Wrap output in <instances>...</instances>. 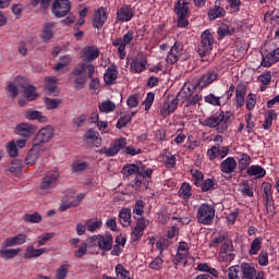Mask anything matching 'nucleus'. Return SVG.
<instances>
[{"instance_id": "nucleus-54", "label": "nucleus", "mask_w": 279, "mask_h": 279, "mask_svg": "<svg viewBox=\"0 0 279 279\" xmlns=\"http://www.w3.org/2000/svg\"><path fill=\"white\" fill-rule=\"evenodd\" d=\"M116 275L120 276L121 279H130V270L125 269L123 264H118L116 266Z\"/></svg>"}, {"instance_id": "nucleus-30", "label": "nucleus", "mask_w": 279, "mask_h": 279, "mask_svg": "<svg viewBox=\"0 0 279 279\" xmlns=\"http://www.w3.org/2000/svg\"><path fill=\"white\" fill-rule=\"evenodd\" d=\"M246 173L251 178L253 177V178H256V179L265 178V175H267V171L265 170V168H263L259 165L250 166L246 170Z\"/></svg>"}, {"instance_id": "nucleus-34", "label": "nucleus", "mask_w": 279, "mask_h": 279, "mask_svg": "<svg viewBox=\"0 0 279 279\" xmlns=\"http://www.w3.org/2000/svg\"><path fill=\"white\" fill-rule=\"evenodd\" d=\"M191 184L184 182L179 190V197H182L183 202H189L193 193L191 192Z\"/></svg>"}, {"instance_id": "nucleus-58", "label": "nucleus", "mask_w": 279, "mask_h": 279, "mask_svg": "<svg viewBox=\"0 0 279 279\" xmlns=\"http://www.w3.org/2000/svg\"><path fill=\"white\" fill-rule=\"evenodd\" d=\"M201 101H202V94H194V95L192 94L187 98L185 107L191 108V106H197V104Z\"/></svg>"}, {"instance_id": "nucleus-51", "label": "nucleus", "mask_w": 279, "mask_h": 279, "mask_svg": "<svg viewBox=\"0 0 279 279\" xmlns=\"http://www.w3.org/2000/svg\"><path fill=\"white\" fill-rule=\"evenodd\" d=\"M86 228L89 232H95V230L101 228V220H97V218L88 219L86 221Z\"/></svg>"}, {"instance_id": "nucleus-53", "label": "nucleus", "mask_w": 279, "mask_h": 279, "mask_svg": "<svg viewBox=\"0 0 279 279\" xmlns=\"http://www.w3.org/2000/svg\"><path fill=\"white\" fill-rule=\"evenodd\" d=\"M44 100H45L47 110H56V108H58V106L62 104V100L56 99V98L46 97Z\"/></svg>"}, {"instance_id": "nucleus-20", "label": "nucleus", "mask_w": 279, "mask_h": 279, "mask_svg": "<svg viewBox=\"0 0 279 279\" xmlns=\"http://www.w3.org/2000/svg\"><path fill=\"white\" fill-rule=\"evenodd\" d=\"M134 19V9L131 5H122L117 12V20L121 23H129Z\"/></svg>"}, {"instance_id": "nucleus-55", "label": "nucleus", "mask_w": 279, "mask_h": 279, "mask_svg": "<svg viewBox=\"0 0 279 279\" xmlns=\"http://www.w3.org/2000/svg\"><path fill=\"white\" fill-rule=\"evenodd\" d=\"M254 108H256V94L250 93L246 96V110H248V112H252Z\"/></svg>"}, {"instance_id": "nucleus-10", "label": "nucleus", "mask_w": 279, "mask_h": 279, "mask_svg": "<svg viewBox=\"0 0 279 279\" xmlns=\"http://www.w3.org/2000/svg\"><path fill=\"white\" fill-rule=\"evenodd\" d=\"M51 138H53V128L46 126L37 132L33 138V145L39 147V149H45L43 148V145H45V143H49Z\"/></svg>"}, {"instance_id": "nucleus-33", "label": "nucleus", "mask_w": 279, "mask_h": 279, "mask_svg": "<svg viewBox=\"0 0 279 279\" xmlns=\"http://www.w3.org/2000/svg\"><path fill=\"white\" fill-rule=\"evenodd\" d=\"M276 119H278V112H276L275 109L268 110L265 116L263 128L265 130H271V125H274V121H276Z\"/></svg>"}, {"instance_id": "nucleus-31", "label": "nucleus", "mask_w": 279, "mask_h": 279, "mask_svg": "<svg viewBox=\"0 0 279 279\" xmlns=\"http://www.w3.org/2000/svg\"><path fill=\"white\" fill-rule=\"evenodd\" d=\"M53 27H54L53 22H48L44 24V27L40 34V38L43 43H49V40L53 38Z\"/></svg>"}, {"instance_id": "nucleus-27", "label": "nucleus", "mask_w": 279, "mask_h": 279, "mask_svg": "<svg viewBox=\"0 0 279 279\" xmlns=\"http://www.w3.org/2000/svg\"><path fill=\"white\" fill-rule=\"evenodd\" d=\"M106 23V9L104 7L99 8L93 16V25L96 29H101Z\"/></svg>"}, {"instance_id": "nucleus-6", "label": "nucleus", "mask_w": 279, "mask_h": 279, "mask_svg": "<svg viewBox=\"0 0 279 279\" xmlns=\"http://www.w3.org/2000/svg\"><path fill=\"white\" fill-rule=\"evenodd\" d=\"M219 81V71L218 70H208L203 75L194 81L196 88L198 90H204V88H208L211 84Z\"/></svg>"}, {"instance_id": "nucleus-3", "label": "nucleus", "mask_w": 279, "mask_h": 279, "mask_svg": "<svg viewBox=\"0 0 279 279\" xmlns=\"http://www.w3.org/2000/svg\"><path fill=\"white\" fill-rule=\"evenodd\" d=\"M122 173L126 178H130V175H135V186H143V181L154 175V169L147 168V166L138 161L136 163L124 165L122 168Z\"/></svg>"}, {"instance_id": "nucleus-13", "label": "nucleus", "mask_w": 279, "mask_h": 279, "mask_svg": "<svg viewBox=\"0 0 279 279\" xmlns=\"http://www.w3.org/2000/svg\"><path fill=\"white\" fill-rule=\"evenodd\" d=\"M83 62L89 64V62H93V60H97L99 58V48L95 46H87L82 50L81 56Z\"/></svg>"}, {"instance_id": "nucleus-4", "label": "nucleus", "mask_w": 279, "mask_h": 279, "mask_svg": "<svg viewBox=\"0 0 279 279\" xmlns=\"http://www.w3.org/2000/svg\"><path fill=\"white\" fill-rule=\"evenodd\" d=\"M196 219L202 226H213V221H215V206L208 203L201 204L196 211Z\"/></svg>"}, {"instance_id": "nucleus-45", "label": "nucleus", "mask_w": 279, "mask_h": 279, "mask_svg": "<svg viewBox=\"0 0 279 279\" xmlns=\"http://www.w3.org/2000/svg\"><path fill=\"white\" fill-rule=\"evenodd\" d=\"M71 64V57L63 56L59 58V62L54 66V71L64 73V69Z\"/></svg>"}, {"instance_id": "nucleus-39", "label": "nucleus", "mask_w": 279, "mask_h": 279, "mask_svg": "<svg viewBox=\"0 0 279 279\" xmlns=\"http://www.w3.org/2000/svg\"><path fill=\"white\" fill-rule=\"evenodd\" d=\"M262 56V66H265V69H269V66H274L278 62L272 51Z\"/></svg>"}, {"instance_id": "nucleus-5", "label": "nucleus", "mask_w": 279, "mask_h": 279, "mask_svg": "<svg viewBox=\"0 0 279 279\" xmlns=\"http://www.w3.org/2000/svg\"><path fill=\"white\" fill-rule=\"evenodd\" d=\"M213 45H215V36L209 29H206L201 35V44L198 45L197 53L201 58L208 56L213 51Z\"/></svg>"}, {"instance_id": "nucleus-41", "label": "nucleus", "mask_w": 279, "mask_h": 279, "mask_svg": "<svg viewBox=\"0 0 279 279\" xmlns=\"http://www.w3.org/2000/svg\"><path fill=\"white\" fill-rule=\"evenodd\" d=\"M240 193L244 195V197H254V191H252V187H250V181L243 180L239 184Z\"/></svg>"}, {"instance_id": "nucleus-50", "label": "nucleus", "mask_w": 279, "mask_h": 279, "mask_svg": "<svg viewBox=\"0 0 279 279\" xmlns=\"http://www.w3.org/2000/svg\"><path fill=\"white\" fill-rule=\"evenodd\" d=\"M192 173V178L194 181L195 186H202L203 182H204V172H202L201 170H191Z\"/></svg>"}, {"instance_id": "nucleus-35", "label": "nucleus", "mask_w": 279, "mask_h": 279, "mask_svg": "<svg viewBox=\"0 0 279 279\" xmlns=\"http://www.w3.org/2000/svg\"><path fill=\"white\" fill-rule=\"evenodd\" d=\"M25 119L28 121H39V123H47V117L43 116L40 111H26Z\"/></svg>"}, {"instance_id": "nucleus-48", "label": "nucleus", "mask_w": 279, "mask_h": 279, "mask_svg": "<svg viewBox=\"0 0 279 279\" xmlns=\"http://www.w3.org/2000/svg\"><path fill=\"white\" fill-rule=\"evenodd\" d=\"M78 205H80V199L70 198L61 203L59 210L60 213H64V210H69V208H73Z\"/></svg>"}, {"instance_id": "nucleus-32", "label": "nucleus", "mask_w": 279, "mask_h": 279, "mask_svg": "<svg viewBox=\"0 0 279 279\" xmlns=\"http://www.w3.org/2000/svg\"><path fill=\"white\" fill-rule=\"evenodd\" d=\"M21 88L24 90V96L28 101H34V99L38 98V94H36V87L29 84H22Z\"/></svg>"}, {"instance_id": "nucleus-7", "label": "nucleus", "mask_w": 279, "mask_h": 279, "mask_svg": "<svg viewBox=\"0 0 279 279\" xmlns=\"http://www.w3.org/2000/svg\"><path fill=\"white\" fill-rule=\"evenodd\" d=\"M236 258V250L232 240H226L218 252L219 263H232Z\"/></svg>"}, {"instance_id": "nucleus-47", "label": "nucleus", "mask_w": 279, "mask_h": 279, "mask_svg": "<svg viewBox=\"0 0 279 279\" xmlns=\"http://www.w3.org/2000/svg\"><path fill=\"white\" fill-rule=\"evenodd\" d=\"M23 219L25 223H40V221H43V216L38 213L25 214Z\"/></svg>"}, {"instance_id": "nucleus-8", "label": "nucleus", "mask_w": 279, "mask_h": 279, "mask_svg": "<svg viewBox=\"0 0 279 279\" xmlns=\"http://www.w3.org/2000/svg\"><path fill=\"white\" fill-rule=\"evenodd\" d=\"M69 83L74 84L77 90L86 86V74H84V63H80L69 75Z\"/></svg>"}, {"instance_id": "nucleus-14", "label": "nucleus", "mask_w": 279, "mask_h": 279, "mask_svg": "<svg viewBox=\"0 0 279 279\" xmlns=\"http://www.w3.org/2000/svg\"><path fill=\"white\" fill-rule=\"evenodd\" d=\"M59 178H60V173L58 171L47 172L45 178L41 181V191H49V189H53Z\"/></svg>"}, {"instance_id": "nucleus-57", "label": "nucleus", "mask_w": 279, "mask_h": 279, "mask_svg": "<svg viewBox=\"0 0 279 279\" xmlns=\"http://www.w3.org/2000/svg\"><path fill=\"white\" fill-rule=\"evenodd\" d=\"M162 263H165V260H162V255H159L148 265V267L155 271H160V269H162Z\"/></svg>"}, {"instance_id": "nucleus-12", "label": "nucleus", "mask_w": 279, "mask_h": 279, "mask_svg": "<svg viewBox=\"0 0 279 279\" xmlns=\"http://www.w3.org/2000/svg\"><path fill=\"white\" fill-rule=\"evenodd\" d=\"M182 51H184V45L180 41H175L166 57V62L168 64H175L182 57Z\"/></svg>"}, {"instance_id": "nucleus-28", "label": "nucleus", "mask_w": 279, "mask_h": 279, "mask_svg": "<svg viewBox=\"0 0 279 279\" xmlns=\"http://www.w3.org/2000/svg\"><path fill=\"white\" fill-rule=\"evenodd\" d=\"M47 252V248H36L34 245L26 247L24 253L25 260H31V258H40L43 254Z\"/></svg>"}, {"instance_id": "nucleus-46", "label": "nucleus", "mask_w": 279, "mask_h": 279, "mask_svg": "<svg viewBox=\"0 0 279 279\" xmlns=\"http://www.w3.org/2000/svg\"><path fill=\"white\" fill-rule=\"evenodd\" d=\"M143 213H145V201L137 199L133 207L134 217H143Z\"/></svg>"}, {"instance_id": "nucleus-59", "label": "nucleus", "mask_w": 279, "mask_h": 279, "mask_svg": "<svg viewBox=\"0 0 279 279\" xmlns=\"http://www.w3.org/2000/svg\"><path fill=\"white\" fill-rule=\"evenodd\" d=\"M90 123H97V126L99 128L100 131L105 132L106 131V122L100 121L99 122V113L93 112L90 118H89Z\"/></svg>"}, {"instance_id": "nucleus-1", "label": "nucleus", "mask_w": 279, "mask_h": 279, "mask_svg": "<svg viewBox=\"0 0 279 279\" xmlns=\"http://www.w3.org/2000/svg\"><path fill=\"white\" fill-rule=\"evenodd\" d=\"M191 1L195 8H204L206 0H178L174 4V14L177 16V27L180 29H189V19L191 17Z\"/></svg>"}, {"instance_id": "nucleus-2", "label": "nucleus", "mask_w": 279, "mask_h": 279, "mask_svg": "<svg viewBox=\"0 0 279 279\" xmlns=\"http://www.w3.org/2000/svg\"><path fill=\"white\" fill-rule=\"evenodd\" d=\"M232 121H234L232 111H223L220 109L213 116L207 117L203 121V125L205 128H210V130H217L218 134H223V132H228V128Z\"/></svg>"}, {"instance_id": "nucleus-15", "label": "nucleus", "mask_w": 279, "mask_h": 279, "mask_svg": "<svg viewBox=\"0 0 279 279\" xmlns=\"http://www.w3.org/2000/svg\"><path fill=\"white\" fill-rule=\"evenodd\" d=\"M36 130L37 128L34 124L20 123L15 128V134H19V136H23L24 138H29L36 134Z\"/></svg>"}, {"instance_id": "nucleus-63", "label": "nucleus", "mask_w": 279, "mask_h": 279, "mask_svg": "<svg viewBox=\"0 0 279 279\" xmlns=\"http://www.w3.org/2000/svg\"><path fill=\"white\" fill-rule=\"evenodd\" d=\"M132 114H125V116H122L119 120H118V123H117V128L118 130H123V128H125L128 125V123H130L132 121Z\"/></svg>"}, {"instance_id": "nucleus-44", "label": "nucleus", "mask_w": 279, "mask_h": 279, "mask_svg": "<svg viewBox=\"0 0 279 279\" xmlns=\"http://www.w3.org/2000/svg\"><path fill=\"white\" fill-rule=\"evenodd\" d=\"M221 16H226V9L221 7H215L210 9L208 13V17L210 21H215L216 19H221Z\"/></svg>"}, {"instance_id": "nucleus-9", "label": "nucleus", "mask_w": 279, "mask_h": 279, "mask_svg": "<svg viewBox=\"0 0 279 279\" xmlns=\"http://www.w3.org/2000/svg\"><path fill=\"white\" fill-rule=\"evenodd\" d=\"M147 71V54L143 51L137 52V54L131 59L130 72L141 74Z\"/></svg>"}, {"instance_id": "nucleus-26", "label": "nucleus", "mask_w": 279, "mask_h": 279, "mask_svg": "<svg viewBox=\"0 0 279 279\" xmlns=\"http://www.w3.org/2000/svg\"><path fill=\"white\" fill-rule=\"evenodd\" d=\"M40 151H45V149L39 148L38 146L33 144V147L29 149V151L27 153L26 157H25V162L28 166H34L35 162H37L39 156H40Z\"/></svg>"}, {"instance_id": "nucleus-29", "label": "nucleus", "mask_w": 279, "mask_h": 279, "mask_svg": "<svg viewBox=\"0 0 279 279\" xmlns=\"http://www.w3.org/2000/svg\"><path fill=\"white\" fill-rule=\"evenodd\" d=\"M119 221L123 228H129V226H132V209L122 208L119 211Z\"/></svg>"}, {"instance_id": "nucleus-18", "label": "nucleus", "mask_w": 279, "mask_h": 279, "mask_svg": "<svg viewBox=\"0 0 279 279\" xmlns=\"http://www.w3.org/2000/svg\"><path fill=\"white\" fill-rule=\"evenodd\" d=\"M125 145H128V140L125 137H120L114 140L111 147H109L106 150V156H117L119 151H122L123 154V149H125Z\"/></svg>"}, {"instance_id": "nucleus-11", "label": "nucleus", "mask_w": 279, "mask_h": 279, "mask_svg": "<svg viewBox=\"0 0 279 279\" xmlns=\"http://www.w3.org/2000/svg\"><path fill=\"white\" fill-rule=\"evenodd\" d=\"M52 14L58 19H62L71 12V1L70 0H54L51 8Z\"/></svg>"}, {"instance_id": "nucleus-40", "label": "nucleus", "mask_w": 279, "mask_h": 279, "mask_svg": "<svg viewBox=\"0 0 279 279\" xmlns=\"http://www.w3.org/2000/svg\"><path fill=\"white\" fill-rule=\"evenodd\" d=\"M21 252V248L0 250V256L1 258H4V260H10V258H15V256H19Z\"/></svg>"}, {"instance_id": "nucleus-52", "label": "nucleus", "mask_w": 279, "mask_h": 279, "mask_svg": "<svg viewBox=\"0 0 279 279\" xmlns=\"http://www.w3.org/2000/svg\"><path fill=\"white\" fill-rule=\"evenodd\" d=\"M45 82L47 83V89L50 93V95H56L58 93V86L56 85V78L54 77H46Z\"/></svg>"}, {"instance_id": "nucleus-24", "label": "nucleus", "mask_w": 279, "mask_h": 279, "mask_svg": "<svg viewBox=\"0 0 279 279\" xmlns=\"http://www.w3.org/2000/svg\"><path fill=\"white\" fill-rule=\"evenodd\" d=\"M24 243H27V235L25 233H20L15 236L5 239L3 247H14L16 245H23Z\"/></svg>"}, {"instance_id": "nucleus-38", "label": "nucleus", "mask_w": 279, "mask_h": 279, "mask_svg": "<svg viewBox=\"0 0 279 279\" xmlns=\"http://www.w3.org/2000/svg\"><path fill=\"white\" fill-rule=\"evenodd\" d=\"M203 193H208V191H215L217 189V181L214 178L205 179L199 185Z\"/></svg>"}, {"instance_id": "nucleus-62", "label": "nucleus", "mask_w": 279, "mask_h": 279, "mask_svg": "<svg viewBox=\"0 0 279 279\" xmlns=\"http://www.w3.org/2000/svg\"><path fill=\"white\" fill-rule=\"evenodd\" d=\"M226 279H241V277H239V265L231 266L227 269Z\"/></svg>"}, {"instance_id": "nucleus-42", "label": "nucleus", "mask_w": 279, "mask_h": 279, "mask_svg": "<svg viewBox=\"0 0 279 279\" xmlns=\"http://www.w3.org/2000/svg\"><path fill=\"white\" fill-rule=\"evenodd\" d=\"M240 155V159L238 161L240 171H245V168L248 165H252V157L246 153H238Z\"/></svg>"}, {"instance_id": "nucleus-43", "label": "nucleus", "mask_w": 279, "mask_h": 279, "mask_svg": "<svg viewBox=\"0 0 279 279\" xmlns=\"http://www.w3.org/2000/svg\"><path fill=\"white\" fill-rule=\"evenodd\" d=\"M177 162L178 159L175 158V155H172L171 153L163 155V166L166 169H175Z\"/></svg>"}, {"instance_id": "nucleus-17", "label": "nucleus", "mask_w": 279, "mask_h": 279, "mask_svg": "<svg viewBox=\"0 0 279 279\" xmlns=\"http://www.w3.org/2000/svg\"><path fill=\"white\" fill-rule=\"evenodd\" d=\"M230 154V147L225 146V147H219V146H213L207 150V158L209 160H215L217 158H226Z\"/></svg>"}, {"instance_id": "nucleus-36", "label": "nucleus", "mask_w": 279, "mask_h": 279, "mask_svg": "<svg viewBox=\"0 0 279 279\" xmlns=\"http://www.w3.org/2000/svg\"><path fill=\"white\" fill-rule=\"evenodd\" d=\"M197 88L198 87L195 85V83H193L186 88V90L182 89L175 98L178 101H180V99H185V101H187L189 98L195 93V90H197Z\"/></svg>"}, {"instance_id": "nucleus-60", "label": "nucleus", "mask_w": 279, "mask_h": 279, "mask_svg": "<svg viewBox=\"0 0 279 279\" xmlns=\"http://www.w3.org/2000/svg\"><path fill=\"white\" fill-rule=\"evenodd\" d=\"M169 245H171V240L169 239H163L156 242V247L157 250H159L160 256H162V252H165V250H167Z\"/></svg>"}, {"instance_id": "nucleus-22", "label": "nucleus", "mask_w": 279, "mask_h": 279, "mask_svg": "<svg viewBox=\"0 0 279 279\" xmlns=\"http://www.w3.org/2000/svg\"><path fill=\"white\" fill-rule=\"evenodd\" d=\"M239 274H242L243 279H254L256 278V268L253 264L243 262L239 266Z\"/></svg>"}, {"instance_id": "nucleus-61", "label": "nucleus", "mask_w": 279, "mask_h": 279, "mask_svg": "<svg viewBox=\"0 0 279 279\" xmlns=\"http://www.w3.org/2000/svg\"><path fill=\"white\" fill-rule=\"evenodd\" d=\"M143 234H145V231L143 229H138L137 227H132L131 228V239L132 241H141L143 239Z\"/></svg>"}, {"instance_id": "nucleus-23", "label": "nucleus", "mask_w": 279, "mask_h": 279, "mask_svg": "<svg viewBox=\"0 0 279 279\" xmlns=\"http://www.w3.org/2000/svg\"><path fill=\"white\" fill-rule=\"evenodd\" d=\"M117 77H119V68L117 64L112 63L106 70V86H112L117 84Z\"/></svg>"}, {"instance_id": "nucleus-49", "label": "nucleus", "mask_w": 279, "mask_h": 279, "mask_svg": "<svg viewBox=\"0 0 279 279\" xmlns=\"http://www.w3.org/2000/svg\"><path fill=\"white\" fill-rule=\"evenodd\" d=\"M221 99H223V96H215V94H208L205 96V104H209L210 106H221Z\"/></svg>"}, {"instance_id": "nucleus-37", "label": "nucleus", "mask_w": 279, "mask_h": 279, "mask_svg": "<svg viewBox=\"0 0 279 279\" xmlns=\"http://www.w3.org/2000/svg\"><path fill=\"white\" fill-rule=\"evenodd\" d=\"M263 247V239L260 236L255 238L251 243V248L248 251L250 256H256Z\"/></svg>"}, {"instance_id": "nucleus-16", "label": "nucleus", "mask_w": 279, "mask_h": 279, "mask_svg": "<svg viewBox=\"0 0 279 279\" xmlns=\"http://www.w3.org/2000/svg\"><path fill=\"white\" fill-rule=\"evenodd\" d=\"M178 109V98L170 96L165 101L163 106L160 109L161 117H169L172 112H175Z\"/></svg>"}, {"instance_id": "nucleus-56", "label": "nucleus", "mask_w": 279, "mask_h": 279, "mask_svg": "<svg viewBox=\"0 0 279 279\" xmlns=\"http://www.w3.org/2000/svg\"><path fill=\"white\" fill-rule=\"evenodd\" d=\"M133 217L134 219H136L135 228L145 232V230H147V227L149 226V220L145 219V217Z\"/></svg>"}, {"instance_id": "nucleus-25", "label": "nucleus", "mask_w": 279, "mask_h": 279, "mask_svg": "<svg viewBox=\"0 0 279 279\" xmlns=\"http://www.w3.org/2000/svg\"><path fill=\"white\" fill-rule=\"evenodd\" d=\"M85 243L88 247H99V250H102V254L106 252V238L101 235H93Z\"/></svg>"}, {"instance_id": "nucleus-21", "label": "nucleus", "mask_w": 279, "mask_h": 279, "mask_svg": "<svg viewBox=\"0 0 279 279\" xmlns=\"http://www.w3.org/2000/svg\"><path fill=\"white\" fill-rule=\"evenodd\" d=\"M221 173H226V175H230L236 171V159L234 157H227L220 163Z\"/></svg>"}, {"instance_id": "nucleus-64", "label": "nucleus", "mask_w": 279, "mask_h": 279, "mask_svg": "<svg viewBox=\"0 0 279 279\" xmlns=\"http://www.w3.org/2000/svg\"><path fill=\"white\" fill-rule=\"evenodd\" d=\"M258 82H260V84H265V86H269V84H271V72H263L258 77H257Z\"/></svg>"}, {"instance_id": "nucleus-19", "label": "nucleus", "mask_w": 279, "mask_h": 279, "mask_svg": "<svg viewBox=\"0 0 279 279\" xmlns=\"http://www.w3.org/2000/svg\"><path fill=\"white\" fill-rule=\"evenodd\" d=\"M84 143L88 147H101V138L99 137V133L93 129H89L85 133Z\"/></svg>"}]
</instances>
